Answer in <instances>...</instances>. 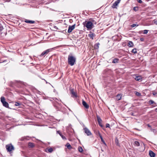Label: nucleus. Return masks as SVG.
<instances>
[{
  "instance_id": "nucleus-9",
  "label": "nucleus",
  "mask_w": 157,
  "mask_h": 157,
  "mask_svg": "<svg viewBox=\"0 0 157 157\" xmlns=\"http://www.w3.org/2000/svg\"><path fill=\"white\" fill-rule=\"evenodd\" d=\"M82 104L84 106L86 109H88L89 108V105H88L86 102L83 100H82Z\"/></svg>"
},
{
  "instance_id": "nucleus-26",
  "label": "nucleus",
  "mask_w": 157,
  "mask_h": 157,
  "mask_svg": "<svg viewBox=\"0 0 157 157\" xmlns=\"http://www.w3.org/2000/svg\"><path fill=\"white\" fill-rule=\"evenodd\" d=\"M137 49L136 48H133L132 51L131 52L133 53L134 54H136L137 53Z\"/></svg>"
},
{
  "instance_id": "nucleus-5",
  "label": "nucleus",
  "mask_w": 157,
  "mask_h": 157,
  "mask_svg": "<svg viewBox=\"0 0 157 157\" xmlns=\"http://www.w3.org/2000/svg\"><path fill=\"white\" fill-rule=\"evenodd\" d=\"M75 24H74L72 25H69L68 27V30L67 32L68 33H71L72 31L75 28Z\"/></svg>"
},
{
  "instance_id": "nucleus-10",
  "label": "nucleus",
  "mask_w": 157,
  "mask_h": 157,
  "mask_svg": "<svg viewBox=\"0 0 157 157\" xmlns=\"http://www.w3.org/2000/svg\"><path fill=\"white\" fill-rule=\"evenodd\" d=\"M88 36L89 37L93 40L94 37L95 36V35L92 32H90V33L88 34Z\"/></svg>"
},
{
  "instance_id": "nucleus-40",
  "label": "nucleus",
  "mask_w": 157,
  "mask_h": 157,
  "mask_svg": "<svg viewBox=\"0 0 157 157\" xmlns=\"http://www.w3.org/2000/svg\"><path fill=\"white\" fill-rule=\"evenodd\" d=\"M140 40L141 41H143L144 40V38H141L140 39Z\"/></svg>"
},
{
  "instance_id": "nucleus-32",
  "label": "nucleus",
  "mask_w": 157,
  "mask_h": 157,
  "mask_svg": "<svg viewBox=\"0 0 157 157\" xmlns=\"http://www.w3.org/2000/svg\"><path fill=\"white\" fill-rule=\"evenodd\" d=\"M115 143H116V144H117V145H119V143H118V139H116L115 140Z\"/></svg>"
},
{
  "instance_id": "nucleus-15",
  "label": "nucleus",
  "mask_w": 157,
  "mask_h": 157,
  "mask_svg": "<svg viewBox=\"0 0 157 157\" xmlns=\"http://www.w3.org/2000/svg\"><path fill=\"white\" fill-rule=\"evenodd\" d=\"M128 46L130 47H133L134 46V44L133 42L132 41H129V42L128 43Z\"/></svg>"
},
{
  "instance_id": "nucleus-52",
  "label": "nucleus",
  "mask_w": 157,
  "mask_h": 157,
  "mask_svg": "<svg viewBox=\"0 0 157 157\" xmlns=\"http://www.w3.org/2000/svg\"><path fill=\"white\" fill-rule=\"evenodd\" d=\"M44 80L46 81V83H48V82L45 80Z\"/></svg>"
},
{
  "instance_id": "nucleus-23",
  "label": "nucleus",
  "mask_w": 157,
  "mask_h": 157,
  "mask_svg": "<svg viewBox=\"0 0 157 157\" xmlns=\"http://www.w3.org/2000/svg\"><path fill=\"white\" fill-rule=\"evenodd\" d=\"M1 101L2 103H3L4 102H5V99L4 97H2L1 98Z\"/></svg>"
},
{
  "instance_id": "nucleus-38",
  "label": "nucleus",
  "mask_w": 157,
  "mask_h": 157,
  "mask_svg": "<svg viewBox=\"0 0 157 157\" xmlns=\"http://www.w3.org/2000/svg\"><path fill=\"white\" fill-rule=\"evenodd\" d=\"M101 141L105 145H106V144L105 143V141H104V140H103V139H101Z\"/></svg>"
},
{
  "instance_id": "nucleus-50",
  "label": "nucleus",
  "mask_w": 157,
  "mask_h": 157,
  "mask_svg": "<svg viewBox=\"0 0 157 157\" xmlns=\"http://www.w3.org/2000/svg\"><path fill=\"white\" fill-rule=\"evenodd\" d=\"M57 133H59V131H57Z\"/></svg>"
},
{
  "instance_id": "nucleus-31",
  "label": "nucleus",
  "mask_w": 157,
  "mask_h": 157,
  "mask_svg": "<svg viewBox=\"0 0 157 157\" xmlns=\"http://www.w3.org/2000/svg\"><path fill=\"white\" fill-rule=\"evenodd\" d=\"M149 102L150 104H152L154 103V102L152 100H150L149 101Z\"/></svg>"
},
{
  "instance_id": "nucleus-45",
  "label": "nucleus",
  "mask_w": 157,
  "mask_h": 157,
  "mask_svg": "<svg viewBox=\"0 0 157 157\" xmlns=\"http://www.w3.org/2000/svg\"><path fill=\"white\" fill-rule=\"evenodd\" d=\"M11 0H6V1L7 2H10Z\"/></svg>"
},
{
  "instance_id": "nucleus-41",
  "label": "nucleus",
  "mask_w": 157,
  "mask_h": 157,
  "mask_svg": "<svg viewBox=\"0 0 157 157\" xmlns=\"http://www.w3.org/2000/svg\"><path fill=\"white\" fill-rule=\"evenodd\" d=\"M154 22L155 24L156 25H157V20H156V21H155Z\"/></svg>"
},
{
  "instance_id": "nucleus-19",
  "label": "nucleus",
  "mask_w": 157,
  "mask_h": 157,
  "mask_svg": "<svg viewBox=\"0 0 157 157\" xmlns=\"http://www.w3.org/2000/svg\"><path fill=\"white\" fill-rule=\"evenodd\" d=\"M66 146L69 149H72V147L71 145L69 143H67L66 144Z\"/></svg>"
},
{
  "instance_id": "nucleus-44",
  "label": "nucleus",
  "mask_w": 157,
  "mask_h": 157,
  "mask_svg": "<svg viewBox=\"0 0 157 157\" xmlns=\"http://www.w3.org/2000/svg\"><path fill=\"white\" fill-rule=\"evenodd\" d=\"M100 137L101 139H103L102 136H100Z\"/></svg>"
},
{
  "instance_id": "nucleus-30",
  "label": "nucleus",
  "mask_w": 157,
  "mask_h": 157,
  "mask_svg": "<svg viewBox=\"0 0 157 157\" xmlns=\"http://www.w3.org/2000/svg\"><path fill=\"white\" fill-rule=\"evenodd\" d=\"M136 95L138 96H141V94L138 92H136Z\"/></svg>"
},
{
  "instance_id": "nucleus-1",
  "label": "nucleus",
  "mask_w": 157,
  "mask_h": 157,
  "mask_svg": "<svg viewBox=\"0 0 157 157\" xmlns=\"http://www.w3.org/2000/svg\"><path fill=\"white\" fill-rule=\"evenodd\" d=\"M76 61V58L72 56L69 55L68 57V62L69 64L72 66L74 64Z\"/></svg>"
},
{
  "instance_id": "nucleus-34",
  "label": "nucleus",
  "mask_w": 157,
  "mask_h": 157,
  "mask_svg": "<svg viewBox=\"0 0 157 157\" xmlns=\"http://www.w3.org/2000/svg\"><path fill=\"white\" fill-rule=\"evenodd\" d=\"M144 33V34H146L147 33L148 30H144L143 31Z\"/></svg>"
},
{
  "instance_id": "nucleus-33",
  "label": "nucleus",
  "mask_w": 157,
  "mask_h": 157,
  "mask_svg": "<svg viewBox=\"0 0 157 157\" xmlns=\"http://www.w3.org/2000/svg\"><path fill=\"white\" fill-rule=\"evenodd\" d=\"M20 105V104L18 102H16L15 104V106H19Z\"/></svg>"
},
{
  "instance_id": "nucleus-7",
  "label": "nucleus",
  "mask_w": 157,
  "mask_h": 157,
  "mask_svg": "<svg viewBox=\"0 0 157 157\" xmlns=\"http://www.w3.org/2000/svg\"><path fill=\"white\" fill-rule=\"evenodd\" d=\"M67 130L68 132H70L71 133H72L73 132H74V130L72 128L71 125V124H69L67 128Z\"/></svg>"
},
{
  "instance_id": "nucleus-54",
  "label": "nucleus",
  "mask_w": 157,
  "mask_h": 157,
  "mask_svg": "<svg viewBox=\"0 0 157 157\" xmlns=\"http://www.w3.org/2000/svg\"><path fill=\"white\" fill-rule=\"evenodd\" d=\"M56 100H58L57 99H56Z\"/></svg>"
},
{
  "instance_id": "nucleus-12",
  "label": "nucleus",
  "mask_w": 157,
  "mask_h": 157,
  "mask_svg": "<svg viewBox=\"0 0 157 157\" xmlns=\"http://www.w3.org/2000/svg\"><path fill=\"white\" fill-rule=\"evenodd\" d=\"M149 154L151 157H155V154L151 150L149 151Z\"/></svg>"
},
{
  "instance_id": "nucleus-35",
  "label": "nucleus",
  "mask_w": 157,
  "mask_h": 157,
  "mask_svg": "<svg viewBox=\"0 0 157 157\" xmlns=\"http://www.w3.org/2000/svg\"><path fill=\"white\" fill-rule=\"evenodd\" d=\"M91 20L90 21L92 22V23H93H93H95V24H96V22L94 21V19H91V20Z\"/></svg>"
},
{
  "instance_id": "nucleus-42",
  "label": "nucleus",
  "mask_w": 157,
  "mask_h": 157,
  "mask_svg": "<svg viewBox=\"0 0 157 157\" xmlns=\"http://www.w3.org/2000/svg\"><path fill=\"white\" fill-rule=\"evenodd\" d=\"M98 135L99 137H100V136H101V134L99 132H98Z\"/></svg>"
},
{
  "instance_id": "nucleus-53",
  "label": "nucleus",
  "mask_w": 157,
  "mask_h": 157,
  "mask_svg": "<svg viewBox=\"0 0 157 157\" xmlns=\"http://www.w3.org/2000/svg\"><path fill=\"white\" fill-rule=\"evenodd\" d=\"M55 91H56V90H54V92H55Z\"/></svg>"
},
{
  "instance_id": "nucleus-17",
  "label": "nucleus",
  "mask_w": 157,
  "mask_h": 157,
  "mask_svg": "<svg viewBox=\"0 0 157 157\" xmlns=\"http://www.w3.org/2000/svg\"><path fill=\"white\" fill-rule=\"evenodd\" d=\"M119 61V59L118 58H115L113 59L112 61L113 63H118Z\"/></svg>"
},
{
  "instance_id": "nucleus-28",
  "label": "nucleus",
  "mask_w": 157,
  "mask_h": 157,
  "mask_svg": "<svg viewBox=\"0 0 157 157\" xmlns=\"http://www.w3.org/2000/svg\"><path fill=\"white\" fill-rule=\"evenodd\" d=\"M78 151L80 152H82L83 151V149L81 147H79L78 148Z\"/></svg>"
},
{
  "instance_id": "nucleus-47",
  "label": "nucleus",
  "mask_w": 157,
  "mask_h": 157,
  "mask_svg": "<svg viewBox=\"0 0 157 157\" xmlns=\"http://www.w3.org/2000/svg\"><path fill=\"white\" fill-rule=\"evenodd\" d=\"M147 126H148V127H151V126H150L149 124H148L147 125Z\"/></svg>"
},
{
  "instance_id": "nucleus-4",
  "label": "nucleus",
  "mask_w": 157,
  "mask_h": 157,
  "mask_svg": "<svg viewBox=\"0 0 157 157\" xmlns=\"http://www.w3.org/2000/svg\"><path fill=\"white\" fill-rule=\"evenodd\" d=\"M93 23L90 21H88L86 23V26L87 29H91L93 27Z\"/></svg>"
},
{
  "instance_id": "nucleus-13",
  "label": "nucleus",
  "mask_w": 157,
  "mask_h": 157,
  "mask_svg": "<svg viewBox=\"0 0 157 157\" xmlns=\"http://www.w3.org/2000/svg\"><path fill=\"white\" fill-rule=\"evenodd\" d=\"M97 119L98 122V124L101 127L102 126V125H101V123L102 121L101 119V118L97 116Z\"/></svg>"
},
{
  "instance_id": "nucleus-46",
  "label": "nucleus",
  "mask_w": 157,
  "mask_h": 157,
  "mask_svg": "<svg viewBox=\"0 0 157 157\" xmlns=\"http://www.w3.org/2000/svg\"><path fill=\"white\" fill-rule=\"evenodd\" d=\"M153 94L154 95H155L156 94V93H153Z\"/></svg>"
},
{
  "instance_id": "nucleus-49",
  "label": "nucleus",
  "mask_w": 157,
  "mask_h": 157,
  "mask_svg": "<svg viewBox=\"0 0 157 157\" xmlns=\"http://www.w3.org/2000/svg\"><path fill=\"white\" fill-rule=\"evenodd\" d=\"M131 114L132 116H134V114L133 113H132Z\"/></svg>"
},
{
  "instance_id": "nucleus-25",
  "label": "nucleus",
  "mask_w": 157,
  "mask_h": 157,
  "mask_svg": "<svg viewBox=\"0 0 157 157\" xmlns=\"http://www.w3.org/2000/svg\"><path fill=\"white\" fill-rule=\"evenodd\" d=\"M134 145L135 146H140V143L138 141H135Z\"/></svg>"
},
{
  "instance_id": "nucleus-36",
  "label": "nucleus",
  "mask_w": 157,
  "mask_h": 157,
  "mask_svg": "<svg viewBox=\"0 0 157 157\" xmlns=\"http://www.w3.org/2000/svg\"><path fill=\"white\" fill-rule=\"evenodd\" d=\"M106 128H109L110 127V125L109 124H106Z\"/></svg>"
},
{
  "instance_id": "nucleus-16",
  "label": "nucleus",
  "mask_w": 157,
  "mask_h": 157,
  "mask_svg": "<svg viewBox=\"0 0 157 157\" xmlns=\"http://www.w3.org/2000/svg\"><path fill=\"white\" fill-rule=\"evenodd\" d=\"M3 105V106H5V107L7 108H9V104L8 103L6 102L5 101L3 103H2Z\"/></svg>"
},
{
  "instance_id": "nucleus-14",
  "label": "nucleus",
  "mask_w": 157,
  "mask_h": 157,
  "mask_svg": "<svg viewBox=\"0 0 157 157\" xmlns=\"http://www.w3.org/2000/svg\"><path fill=\"white\" fill-rule=\"evenodd\" d=\"M24 21L26 23H29L30 24H33L35 23L34 21L29 20H26Z\"/></svg>"
},
{
  "instance_id": "nucleus-11",
  "label": "nucleus",
  "mask_w": 157,
  "mask_h": 157,
  "mask_svg": "<svg viewBox=\"0 0 157 157\" xmlns=\"http://www.w3.org/2000/svg\"><path fill=\"white\" fill-rule=\"evenodd\" d=\"M71 92L72 94V97L74 98H77V97L76 93L73 90H71Z\"/></svg>"
},
{
  "instance_id": "nucleus-51",
  "label": "nucleus",
  "mask_w": 157,
  "mask_h": 157,
  "mask_svg": "<svg viewBox=\"0 0 157 157\" xmlns=\"http://www.w3.org/2000/svg\"><path fill=\"white\" fill-rule=\"evenodd\" d=\"M55 28H56V29H58V28H57V27H56V26H55Z\"/></svg>"
},
{
  "instance_id": "nucleus-24",
  "label": "nucleus",
  "mask_w": 157,
  "mask_h": 157,
  "mask_svg": "<svg viewBox=\"0 0 157 157\" xmlns=\"http://www.w3.org/2000/svg\"><path fill=\"white\" fill-rule=\"evenodd\" d=\"M59 135L62 138V139L63 140H67V139H66V137H65V136H64L63 135H62V134H61L60 132H59Z\"/></svg>"
},
{
  "instance_id": "nucleus-48",
  "label": "nucleus",
  "mask_w": 157,
  "mask_h": 157,
  "mask_svg": "<svg viewBox=\"0 0 157 157\" xmlns=\"http://www.w3.org/2000/svg\"><path fill=\"white\" fill-rule=\"evenodd\" d=\"M155 111L157 112V108H156L155 109Z\"/></svg>"
},
{
  "instance_id": "nucleus-27",
  "label": "nucleus",
  "mask_w": 157,
  "mask_h": 157,
  "mask_svg": "<svg viewBox=\"0 0 157 157\" xmlns=\"http://www.w3.org/2000/svg\"><path fill=\"white\" fill-rule=\"evenodd\" d=\"M139 25H137L136 24H133L132 25H131V27L132 28H133V27H134L135 26H137Z\"/></svg>"
},
{
  "instance_id": "nucleus-2",
  "label": "nucleus",
  "mask_w": 157,
  "mask_h": 157,
  "mask_svg": "<svg viewBox=\"0 0 157 157\" xmlns=\"http://www.w3.org/2000/svg\"><path fill=\"white\" fill-rule=\"evenodd\" d=\"M6 147L8 152H10L14 150V148L11 144H7L6 146Z\"/></svg>"
},
{
  "instance_id": "nucleus-43",
  "label": "nucleus",
  "mask_w": 157,
  "mask_h": 157,
  "mask_svg": "<svg viewBox=\"0 0 157 157\" xmlns=\"http://www.w3.org/2000/svg\"><path fill=\"white\" fill-rule=\"evenodd\" d=\"M100 137L101 139H103L102 136H100Z\"/></svg>"
},
{
  "instance_id": "nucleus-3",
  "label": "nucleus",
  "mask_w": 157,
  "mask_h": 157,
  "mask_svg": "<svg viewBox=\"0 0 157 157\" xmlns=\"http://www.w3.org/2000/svg\"><path fill=\"white\" fill-rule=\"evenodd\" d=\"M52 48H50L44 51L40 55V57H42L43 56H45L47 55L50 52H51Z\"/></svg>"
},
{
  "instance_id": "nucleus-39",
  "label": "nucleus",
  "mask_w": 157,
  "mask_h": 157,
  "mask_svg": "<svg viewBox=\"0 0 157 157\" xmlns=\"http://www.w3.org/2000/svg\"><path fill=\"white\" fill-rule=\"evenodd\" d=\"M151 130L153 132H156V130L155 129H151Z\"/></svg>"
},
{
  "instance_id": "nucleus-8",
  "label": "nucleus",
  "mask_w": 157,
  "mask_h": 157,
  "mask_svg": "<svg viewBox=\"0 0 157 157\" xmlns=\"http://www.w3.org/2000/svg\"><path fill=\"white\" fill-rule=\"evenodd\" d=\"M121 0H117L113 4L112 6V7L113 8H116V6H117V5L120 3Z\"/></svg>"
},
{
  "instance_id": "nucleus-20",
  "label": "nucleus",
  "mask_w": 157,
  "mask_h": 157,
  "mask_svg": "<svg viewBox=\"0 0 157 157\" xmlns=\"http://www.w3.org/2000/svg\"><path fill=\"white\" fill-rule=\"evenodd\" d=\"M142 79V77L141 76H136L135 78V79L137 81H139L141 80Z\"/></svg>"
},
{
  "instance_id": "nucleus-22",
  "label": "nucleus",
  "mask_w": 157,
  "mask_h": 157,
  "mask_svg": "<svg viewBox=\"0 0 157 157\" xmlns=\"http://www.w3.org/2000/svg\"><path fill=\"white\" fill-rule=\"evenodd\" d=\"M28 146L30 147H33L34 146V144L31 142H29L28 143Z\"/></svg>"
},
{
  "instance_id": "nucleus-18",
  "label": "nucleus",
  "mask_w": 157,
  "mask_h": 157,
  "mask_svg": "<svg viewBox=\"0 0 157 157\" xmlns=\"http://www.w3.org/2000/svg\"><path fill=\"white\" fill-rule=\"evenodd\" d=\"M121 94H118L116 96V99L117 100H119L121 99Z\"/></svg>"
},
{
  "instance_id": "nucleus-6",
  "label": "nucleus",
  "mask_w": 157,
  "mask_h": 157,
  "mask_svg": "<svg viewBox=\"0 0 157 157\" xmlns=\"http://www.w3.org/2000/svg\"><path fill=\"white\" fill-rule=\"evenodd\" d=\"M83 130L85 133H86L87 136H89L91 135V133L87 128L86 127L84 128Z\"/></svg>"
},
{
  "instance_id": "nucleus-37",
  "label": "nucleus",
  "mask_w": 157,
  "mask_h": 157,
  "mask_svg": "<svg viewBox=\"0 0 157 157\" xmlns=\"http://www.w3.org/2000/svg\"><path fill=\"white\" fill-rule=\"evenodd\" d=\"M137 2L140 3H142V1L141 0H137Z\"/></svg>"
},
{
  "instance_id": "nucleus-21",
  "label": "nucleus",
  "mask_w": 157,
  "mask_h": 157,
  "mask_svg": "<svg viewBox=\"0 0 157 157\" xmlns=\"http://www.w3.org/2000/svg\"><path fill=\"white\" fill-rule=\"evenodd\" d=\"M53 151V149L52 148H50L47 149L46 150V152H52Z\"/></svg>"
},
{
  "instance_id": "nucleus-29",
  "label": "nucleus",
  "mask_w": 157,
  "mask_h": 157,
  "mask_svg": "<svg viewBox=\"0 0 157 157\" xmlns=\"http://www.w3.org/2000/svg\"><path fill=\"white\" fill-rule=\"evenodd\" d=\"M133 10L135 11H137L138 10V7H135L133 8Z\"/></svg>"
}]
</instances>
